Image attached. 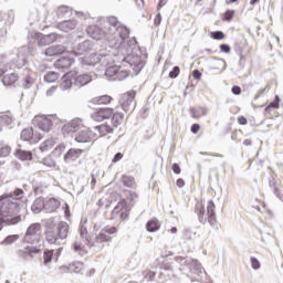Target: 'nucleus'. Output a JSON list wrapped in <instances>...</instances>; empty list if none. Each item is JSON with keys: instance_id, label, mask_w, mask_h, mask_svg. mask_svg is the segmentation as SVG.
<instances>
[{"instance_id": "b1692460", "label": "nucleus", "mask_w": 283, "mask_h": 283, "mask_svg": "<svg viewBox=\"0 0 283 283\" xmlns=\"http://www.w3.org/2000/svg\"><path fill=\"white\" fill-rule=\"evenodd\" d=\"M209 111L205 106H195L190 107V114L193 118H202V116H207Z\"/></svg>"}, {"instance_id": "423d86ee", "label": "nucleus", "mask_w": 283, "mask_h": 283, "mask_svg": "<svg viewBox=\"0 0 283 283\" xmlns=\"http://www.w3.org/2000/svg\"><path fill=\"white\" fill-rule=\"evenodd\" d=\"M129 213H132V205H129L125 199L118 201L112 211V216H114V218H119L122 221L127 220V218H129Z\"/></svg>"}, {"instance_id": "680f3d73", "label": "nucleus", "mask_w": 283, "mask_h": 283, "mask_svg": "<svg viewBox=\"0 0 283 283\" xmlns=\"http://www.w3.org/2000/svg\"><path fill=\"white\" fill-rule=\"evenodd\" d=\"M238 123H239V125H247V123H248L247 117L239 116L238 117Z\"/></svg>"}, {"instance_id": "7ed1b4c3", "label": "nucleus", "mask_w": 283, "mask_h": 283, "mask_svg": "<svg viewBox=\"0 0 283 283\" xmlns=\"http://www.w3.org/2000/svg\"><path fill=\"white\" fill-rule=\"evenodd\" d=\"M91 118L95 123H103V120H109L111 118V125L115 128L120 127V125L125 123V114L112 107H101L95 109V112L91 114Z\"/></svg>"}, {"instance_id": "4468645a", "label": "nucleus", "mask_w": 283, "mask_h": 283, "mask_svg": "<svg viewBox=\"0 0 283 283\" xmlns=\"http://www.w3.org/2000/svg\"><path fill=\"white\" fill-rule=\"evenodd\" d=\"M86 32L88 34V36H91V39H94L95 41H101V39H103L105 36V31H103V29H101L98 25H90L86 29Z\"/></svg>"}, {"instance_id": "393cba45", "label": "nucleus", "mask_w": 283, "mask_h": 283, "mask_svg": "<svg viewBox=\"0 0 283 283\" xmlns=\"http://www.w3.org/2000/svg\"><path fill=\"white\" fill-rule=\"evenodd\" d=\"M18 82H19V74H17V73L6 74L2 77V83L7 87H10V86L14 85Z\"/></svg>"}, {"instance_id": "0eeeda50", "label": "nucleus", "mask_w": 283, "mask_h": 283, "mask_svg": "<svg viewBox=\"0 0 283 283\" xmlns=\"http://www.w3.org/2000/svg\"><path fill=\"white\" fill-rule=\"evenodd\" d=\"M96 133L85 125H82L80 132L75 135L76 143H92L93 140H96Z\"/></svg>"}, {"instance_id": "c756f323", "label": "nucleus", "mask_w": 283, "mask_h": 283, "mask_svg": "<svg viewBox=\"0 0 283 283\" xmlns=\"http://www.w3.org/2000/svg\"><path fill=\"white\" fill-rule=\"evenodd\" d=\"M95 129L98 132L99 136H107V134H114V128L109 124H102L95 126Z\"/></svg>"}, {"instance_id": "37998d69", "label": "nucleus", "mask_w": 283, "mask_h": 283, "mask_svg": "<svg viewBox=\"0 0 283 283\" xmlns=\"http://www.w3.org/2000/svg\"><path fill=\"white\" fill-rule=\"evenodd\" d=\"M22 253H24L25 255H32L34 253H41V249H39L36 247H27V248H24Z\"/></svg>"}, {"instance_id": "c03bdc74", "label": "nucleus", "mask_w": 283, "mask_h": 283, "mask_svg": "<svg viewBox=\"0 0 283 283\" xmlns=\"http://www.w3.org/2000/svg\"><path fill=\"white\" fill-rule=\"evenodd\" d=\"M235 17V10H227L222 15V21H232Z\"/></svg>"}, {"instance_id": "ddd939ff", "label": "nucleus", "mask_w": 283, "mask_h": 283, "mask_svg": "<svg viewBox=\"0 0 283 283\" xmlns=\"http://www.w3.org/2000/svg\"><path fill=\"white\" fill-rule=\"evenodd\" d=\"M102 59H103V55L98 53H91L81 57V63L82 65H98Z\"/></svg>"}, {"instance_id": "20e7f679", "label": "nucleus", "mask_w": 283, "mask_h": 283, "mask_svg": "<svg viewBox=\"0 0 283 283\" xmlns=\"http://www.w3.org/2000/svg\"><path fill=\"white\" fill-rule=\"evenodd\" d=\"M20 138L24 143L36 145V143H41V140L45 138V135H43V133H41L38 128L27 127L22 129Z\"/></svg>"}, {"instance_id": "aec40b11", "label": "nucleus", "mask_w": 283, "mask_h": 283, "mask_svg": "<svg viewBox=\"0 0 283 283\" xmlns=\"http://www.w3.org/2000/svg\"><path fill=\"white\" fill-rule=\"evenodd\" d=\"M114 101V97L109 95H101L93 97L90 103L91 105H109Z\"/></svg>"}, {"instance_id": "e433bc0d", "label": "nucleus", "mask_w": 283, "mask_h": 283, "mask_svg": "<svg viewBox=\"0 0 283 283\" xmlns=\"http://www.w3.org/2000/svg\"><path fill=\"white\" fill-rule=\"evenodd\" d=\"M53 147H54V140L53 139H46L40 145V150L50 151V149H53Z\"/></svg>"}, {"instance_id": "c9c22d12", "label": "nucleus", "mask_w": 283, "mask_h": 283, "mask_svg": "<svg viewBox=\"0 0 283 283\" xmlns=\"http://www.w3.org/2000/svg\"><path fill=\"white\" fill-rule=\"evenodd\" d=\"M62 87H64V90H70V87H72V73H66L62 77Z\"/></svg>"}, {"instance_id": "2eb2a0df", "label": "nucleus", "mask_w": 283, "mask_h": 283, "mask_svg": "<svg viewBox=\"0 0 283 283\" xmlns=\"http://www.w3.org/2000/svg\"><path fill=\"white\" fill-rule=\"evenodd\" d=\"M83 149L81 148H71L66 151V154L64 155V161L65 163H70V161H74V160H78V158H81V156L83 155Z\"/></svg>"}, {"instance_id": "6ab92c4d", "label": "nucleus", "mask_w": 283, "mask_h": 283, "mask_svg": "<svg viewBox=\"0 0 283 283\" xmlns=\"http://www.w3.org/2000/svg\"><path fill=\"white\" fill-rule=\"evenodd\" d=\"M59 207H61V201L54 198L48 199L46 201L44 200V211H46V213H54Z\"/></svg>"}, {"instance_id": "4d7b16f0", "label": "nucleus", "mask_w": 283, "mask_h": 283, "mask_svg": "<svg viewBox=\"0 0 283 283\" xmlns=\"http://www.w3.org/2000/svg\"><path fill=\"white\" fill-rule=\"evenodd\" d=\"M190 130L192 134H198L200 132V124H192Z\"/></svg>"}, {"instance_id": "412c9836", "label": "nucleus", "mask_w": 283, "mask_h": 283, "mask_svg": "<svg viewBox=\"0 0 283 283\" xmlns=\"http://www.w3.org/2000/svg\"><path fill=\"white\" fill-rule=\"evenodd\" d=\"M65 46L63 45H53L49 46L44 54L45 56H59V54H65Z\"/></svg>"}, {"instance_id": "338daca9", "label": "nucleus", "mask_w": 283, "mask_h": 283, "mask_svg": "<svg viewBox=\"0 0 283 283\" xmlns=\"http://www.w3.org/2000/svg\"><path fill=\"white\" fill-rule=\"evenodd\" d=\"M185 186L184 179H177V187L182 188Z\"/></svg>"}, {"instance_id": "a211bd4d", "label": "nucleus", "mask_w": 283, "mask_h": 283, "mask_svg": "<svg viewBox=\"0 0 283 283\" xmlns=\"http://www.w3.org/2000/svg\"><path fill=\"white\" fill-rule=\"evenodd\" d=\"M73 64H74V59L61 57L55 61L54 67H56V70H69V67H72Z\"/></svg>"}, {"instance_id": "f257e3e1", "label": "nucleus", "mask_w": 283, "mask_h": 283, "mask_svg": "<svg viewBox=\"0 0 283 283\" xmlns=\"http://www.w3.org/2000/svg\"><path fill=\"white\" fill-rule=\"evenodd\" d=\"M145 57L133 53L127 55L119 64L107 66L105 76L115 81H125L129 76V67H133L135 74H138L145 67Z\"/></svg>"}, {"instance_id": "2f4dec72", "label": "nucleus", "mask_w": 283, "mask_h": 283, "mask_svg": "<svg viewBox=\"0 0 283 283\" xmlns=\"http://www.w3.org/2000/svg\"><path fill=\"white\" fill-rule=\"evenodd\" d=\"M122 184L124 187H128L129 189H136V179L132 176L124 175L122 177Z\"/></svg>"}, {"instance_id": "69168bd1", "label": "nucleus", "mask_w": 283, "mask_h": 283, "mask_svg": "<svg viewBox=\"0 0 283 283\" xmlns=\"http://www.w3.org/2000/svg\"><path fill=\"white\" fill-rule=\"evenodd\" d=\"M243 145H244L245 147H251V145H253V140H251V139H244V140H243Z\"/></svg>"}, {"instance_id": "49530a36", "label": "nucleus", "mask_w": 283, "mask_h": 283, "mask_svg": "<svg viewBox=\"0 0 283 283\" xmlns=\"http://www.w3.org/2000/svg\"><path fill=\"white\" fill-rule=\"evenodd\" d=\"M273 187H274V193L276 198H279V200H283V188L277 186L276 182L273 184Z\"/></svg>"}, {"instance_id": "09e8293b", "label": "nucleus", "mask_w": 283, "mask_h": 283, "mask_svg": "<svg viewBox=\"0 0 283 283\" xmlns=\"http://www.w3.org/2000/svg\"><path fill=\"white\" fill-rule=\"evenodd\" d=\"M180 75V67L175 66L170 72H169V78H178Z\"/></svg>"}, {"instance_id": "3c124183", "label": "nucleus", "mask_w": 283, "mask_h": 283, "mask_svg": "<svg viewBox=\"0 0 283 283\" xmlns=\"http://www.w3.org/2000/svg\"><path fill=\"white\" fill-rule=\"evenodd\" d=\"M3 123H6V125H12V117L8 116V115H3L0 117V125H3Z\"/></svg>"}, {"instance_id": "a18cd8bd", "label": "nucleus", "mask_w": 283, "mask_h": 283, "mask_svg": "<svg viewBox=\"0 0 283 283\" xmlns=\"http://www.w3.org/2000/svg\"><path fill=\"white\" fill-rule=\"evenodd\" d=\"M106 21L113 28H118L120 25V21H118V18H116L114 15L107 17Z\"/></svg>"}, {"instance_id": "052dcab7", "label": "nucleus", "mask_w": 283, "mask_h": 283, "mask_svg": "<svg viewBox=\"0 0 283 283\" xmlns=\"http://www.w3.org/2000/svg\"><path fill=\"white\" fill-rule=\"evenodd\" d=\"M192 76L196 80L202 78V73H200L198 70L192 71Z\"/></svg>"}, {"instance_id": "603ef678", "label": "nucleus", "mask_w": 283, "mask_h": 283, "mask_svg": "<svg viewBox=\"0 0 283 283\" xmlns=\"http://www.w3.org/2000/svg\"><path fill=\"white\" fill-rule=\"evenodd\" d=\"M123 157H124L123 153H117L112 159L113 165H116V163H120V160H123Z\"/></svg>"}, {"instance_id": "f3484780", "label": "nucleus", "mask_w": 283, "mask_h": 283, "mask_svg": "<svg viewBox=\"0 0 283 283\" xmlns=\"http://www.w3.org/2000/svg\"><path fill=\"white\" fill-rule=\"evenodd\" d=\"M45 238H46V242H49V244H56L60 237H59V233L56 232V229L54 226H49L46 228Z\"/></svg>"}, {"instance_id": "f704fd0d", "label": "nucleus", "mask_w": 283, "mask_h": 283, "mask_svg": "<svg viewBox=\"0 0 283 283\" xmlns=\"http://www.w3.org/2000/svg\"><path fill=\"white\" fill-rule=\"evenodd\" d=\"M87 50H90V42H83L78 44L77 51H73L72 54L74 56H81V54H83L84 52H87Z\"/></svg>"}, {"instance_id": "864d4df0", "label": "nucleus", "mask_w": 283, "mask_h": 283, "mask_svg": "<svg viewBox=\"0 0 283 283\" xmlns=\"http://www.w3.org/2000/svg\"><path fill=\"white\" fill-rule=\"evenodd\" d=\"M219 48L220 52H223L224 54H229L231 52V46H229V44H221Z\"/></svg>"}, {"instance_id": "cd10ccee", "label": "nucleus", "mask_w": 283, "mask_h": 283, "mask_svg": "<svg viewBox=\"0 0 283 283\" xmlns=\"http://www.w3.org/2000/svg\"><path fill=\"white\" fill-rule=\"evenodd\" d=\"M88 83H92V75L90 74H81L75 78V85L77 87H83Z\"/></svg>"}, {"instance_id": "6e6552de", "label": "nucleus", "mask_w": 283, "mask_h": 283, "mask_svg": "<svg viewBox=\"0 0 283 283\" xmlns=\"http://www.w3.org/2000/svg\"><path fill=\"white\" fill-rule=\"evenodd\" d=\"M114 233H118V228L114 226H106L95 237V242L97 244H104V242H112V235H114Z\"/></svg>"}, {"instance_id": "a19ab883", "label": "nucleus", "mask_w": 283, "mask_h": 283, "mask_svg": "<svg viewBox=\"0 0 283 283\" xmlns=\"http://www.w3.org/2000/svg\"><path fill=\"white\" fill-rule=\"evenodd\" d=\"M52 258H54V250L44 251V253H43L44 264H50V262H52Z\"/></svg>"}, {"instance_id": "473e14b6", "label": "nucleus", "mask_w": 283, "mask_h": 283, "mask_svg": "<svg viewBox=\"0 0 283 283\" xmlns=\"http://www.w3.org/2000/svg\"><path fill=\"white\" fill-rule=\"evenodd\" d=\"M54 41H56V34L54 33H51V34H48V35H42L40 38V45H51V43H54Z\"/></svg>"}, {"instance_id": "58836bf2", "label": "nucleus", "mask_w": 283, "mask_h": 283, "mask_svg": "<svg viewBox=\"0 0 283 283\" xmlns=\"http://www.w3.org/2000/svg\"><path fill=\"white\" fill-rule=\"evenodd\" d=\"M117 31L119 33L120 39L125 40L129 38V29H127V27L119 24L117 27Z\"/></svg>"}, {"instance_id": "bf43d9fd", "label": "nucleus", "mask_w": 283, "mask_h": 283, "mask_svg": "<svg viewBox=\"0 0 283 283\" xmlns=\"http://www.w3.org/2000/svg\"><path fill=\"white\" fill-rule=\"evenodd\" d=\"M172 171H174V174L179 175L180 171H181L180 165L174 164V165H172Z\"/></svg>"}, {"instance_id": "dca6fc26", "label": "nucleus", "mask_w": 283, "mask_h": 283, "mask_svg": "<svg viewBox=\"0 0 283 283\" xmlns=\"http://www.w3.org/2000/svg\"><path fill=\"white\" fill-rule=\"evenodd\" d=\"M275 109H280V96L275 95V98L273 102H271L265 108H264V116H266L268 118H271V116H273V112H275Z\"/></svg>"}, {"instance_id": "e2e57ef3", "label": "nucleus", "mask_w": 283, "mask_h": 283, "mask_svg": "<svg viewBox=\"0 0 283 283\" xmlns=\"http://www.w3.org/2000/svg\"><path fill=\"white\" fill-rule=\"evenodd\" d=\"M164 6H167V0H159L157 10L160 11V9L164 8Z\"/></svg>"}, {"instance_id": "de8ad7c7", "label": "nucleus", "mask_w": 283, "mask_h": 283, "mask_svg": "<svg viewBox=\"0 0 283 283\" xmlns=\"http://www.w3.org/2000/svg\"><path fill=\"white\" fill-rule=\"evenodd\" d=\"M11 196L14 200H21L23 198V190L21 188H17Z\"/></svg>"}, {"instance_id": "9d476101", "label": "nucleus", "mask_w": 283, "mask_h": 283, "mask_svg": "<svg viewBox=\"0 0 283 283\" xmlns=\"http://www.w3.org/2000/svg\"><path fill=\"white\" fill-rule=\"evenodd\" d=\"M35 123L38 127V132H43L44 134H50L52 132V119H50L48 116H38L35 117Z\"/></svg>"}, {"instance_id": "7c9ffc66", "label": "nucleus", "mask_w": 283, "mask_h": 283, "mask_svg": "<svg viewBox=\"0 0 283 283\" xmlns=\"http://www.w3.org/2000/svg\"><path fill=\"white\" fill-rule=\"evenodd\" d=\"M12 65L6 61V55L0 54V78L8 72V70H11Z\"/></svg>"}, {"instance_id": "bb28decb", "label": "nucleus", "mask_w": 283, "mask_h": 283, "mask_svg": "<svg viewBox=\"0 0 283 283\" xmlns=\"http://www.w3.org/2000/svg\"><path fill=\"white\" fill-rule=\"evenodd\" d=\"M195 213H197L198 220L199 222H201V224H205V222H207V218L205 217V203L197 202L195 207Z\"/></svg>"}, {"instance_id": "9b49d317", "label": "nucleus", "mask_w": 283, "mask_h": 283, "mask_svg": "<svg viewBox=\"0 0 283 283\" xmlns=\"http://www.w3.org/2000/svg\"><path fill=\"white\" fill-rule=\"evenodd\" d=\"M206 216L211 227H218V217L216 216V202L209 200L206 207Z\"/></svg>"}, {"instance_id": "5fc2aeb1", "label": "nucleus", "mask_w": 283, "mask_h": 283, "mask_svg": "<svg viewBox=\"0 0 283 283\" xmlns=\"http://www.w3.org/2000/svg\"><path fill=\"white\" fill-rule=\"evenodd\" d=\"M160 23H163V15L160 13H158L154 19V25H156V28H158V25H160Z\"/></svg>"}, {"instance_id": "79ce46f5", "label": "nucleus", "mask_w": 283, "mask_h": 283, "mask_svg": "<svg viewBox=\"0 0 283 283\" xmlns=\"http://www.w3.org/2000/svg\"><path fill=\"white\" fill-rule=\"evenodd\" d=\"M210 36L214 41H223V39H226L224 32L222 31H213L210 33Z\"/></svg>"}, {"instance_id": "ea45409f", "label": "nucleus", "mask_w": 283, "mask_h": 283, "mask_svg": "<svg viewBox=\"0 0 283 283\" xmlns=\"http://www.w3.org/2000/svg\"><path fill=\"white\" fill-rule=\"evenodd\" d=\"M12 151V147H10L9 145H0V158H8V156H10Z\"/></svg>"}, {"instance_id": "c85d7f7f", "label": "nucleus", "mask_w": 283, "mask_h": 283, "mask_svg": "<svg viewBox=\"0 0 283 283\" xmlns=\"http://www.w3.org/2000/svg\"><path fill=\"white\" fill-rule=\"evenodd\" d=\"M60 30H62V32H72V30L76 29V22L74 20H67L64 22H61L59 24Z\"/></svg>"}, {"instance_id": "6e6d98bb", "label": "nucleus", "mask_w": 283, "mask_h": 283, "mask_svg": "<svg viewBox=\"0 0 283 283\" xmlns=\"http://www.w3.org/2000/svg\"><path fill=\"white\" fill-rule=\"evenodd\" d=\"M154 277H156V272L148 271L145 275V279L149 282H153Z\"/></svg>"}, {"instance_id": "8fccbe9b", "label": "nucleus", "mask_w": 283, "mask_h": 283, "mask_svg": "<svg viewBox=\"0 0 283 283\" xmlns=\"http://www.w3.org/2000/svg\"><path fill=\"white\" fill-rule=\"evenodd\" d=\"M250 262H251V266H252V269H254V271H258V269H260L261 264L256 258L251 256Z\"/></svg>"}, {"instance_id": "774afa93", "label": "nucleus", "mask_w": 283, "mask_h": 283, "mask_svg": "<svg viewBox=\"0 0 283 283\" xmlns=\"http://www.w3.org/2000/svg\"><path fill=\"white\" fill-rule=\"evenodd\" d=\"M232 140H239L240 142V139L238 138V130H234L232 133Z\"/></svg>"}, {"instance_id": "1a4fd4ad", "label": "nucleus", "mask_w": 283, "mask_h": 283, "mask_svg": "<svg viewBox=\"0 0 283 283\" xmlns=\"http://www.w3.org/2000/svg\"><path fill=\"white\" fill-rule=\"evenodd\" d=\"M134 101H136V91H128L124 93L119 99V105L123 112L126 114L127 112H132V107H134Z\"/></svg>"}, {"instance_id": "0e129e2a", "label": "nucleus", "mask_w": 283, "mask_h": 283, "mask_svg": "<svg viewBox=\"0 0 283 283\" xmlns=\"http://www.w3.org/2000/svg\"><path fill=\"white\" fill-rule=\"evenodd\" d=\"M18 237L17 235H9L6 238V242H14V240H17Z\"/></svg>"}, {"instance_id": "4be33fe9", "label": "nucleus", "mask_w": 283, "mask_h": 283, "mask_svg": "<svg viewBox=\"0 0 283 283\" xmlns=\"http://www.w3.org/2000/svg\"><path fill=\"white\" fill-rule=\"evenodd\" d=\"M43 209L45 210V198L39 197L33 201L31 206V211L33 213H41Z\"/></svg>"}, {"instance_id": "a878e982", "label": "nucleus", "mask_w": 283, "mask_h": 283, "mask_svg": "<svg viewBox=\"0 0 283 283\" xmlns=\"http://www.w3.org/2000/svg\"><path fill=\"white\" fill-rule=\"evenodd\" d=\"M160 227V221L157 218H153L146 223V231H148L149 233H156V231H158Z\"/></svg>"}, {"instance_id": "39448f33", "label": "nucleus", "mask_w": 283, "mask_h": 283, "mask_svg": "<svg viewBox=\"0 0 283 283\" xmlns=\"http://www.w3.org/2000/svg\"><path fill=\"white\" fill-rule=\"evenodd\" d=\"M42 231L43 229L41 223H32L27 229L25 237H24L25 242H28L29 244H36L41 242Z\"/></svg>"}, {"instance_id": "f8f14e48", "label": "nucleus", "mask_w": 283, "mask_h": 283, "mask_svg": "<svg viewBox=\"0 0 283 283\" xmlns=\"http://www.w3.org/2000/svg\"><path fill=\"white\" fill-rule=\"evenodd\" d=\"M82 127H83V120L73 119L62 127V133L63 134H77Z\"/></svg>"}, {"instance_id": "72a5a7b5", "label": "nucleus", "mask_w": 283, "mask_h": 283, "mask_svg": "<svg viewBox=\"0 0 283 283\" xmlns=\"http://www.w3.org/2000/svg\"><path fill=\"white\" fill-rule=\"evenodd\" d=\"M15 156L19 160H32V151L30 150L18 149Z\"/></svg>"}, {"instance_id": "f03ea898", "label": "nucleus", "mask_w": 283, "mask_h": 283, "mask_svg": "<svg viewBox=\"0 0 283 283\" xmlns=\"http://www.w3.org/2000/svg\"><path fill=\"white\" fill-rule=\"evenodd\" d=\"M12 193L0 196V218L6 224H19L21 221V206L12 201Z\"/></svg>"}, {"instance_id": "5701e85b", "label": "nucleus", "mask_w": 283, "mask_h": 283, "mask_svg": "<svg viewBox=\"0 0 283 283\" xmlns=\"http://www.w3.org/2000/svg\"><path fill=\"white\" fill-rule=\"evenodd\" d=\"M55 227V231L57 232V237L61 238V240H65L67 238V233H70V227L66 222H60Z\"/></svg>"}, {"instance_id": "13d9d810", "label": "nucleus", "mask_w": 283, "mask_h": 283, "mask_svg": "<svg viewBox=\"0 0 283 283\" xmlns=\"http://www.w3.org/2000/svg\"><path fill=\"white\" fill-rule=\"evenodd\" d=\"M232 94H234L235 96H240L242 94V88L240 86H233Z\"/></svg>"}, {"instance_id": "4c0bfd02", "label": "nucleus", "mask_w": 283, "mask_h": 283, "mask_svg": "<svg viewBox=\"0 0 283 283\" xmlns=\"http://www.w3.org/2000/svg\"><path fill=\"white\" fill-rule=\"evenodd\" d=\"M44 81H46V83H56V81H59V73L56 72L46 73L44 76Z\"/></svg>"}]
</instances>
